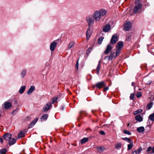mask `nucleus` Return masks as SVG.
I'll return each mask as SVG.
<instances>
[{"label":"nucleus","mask_w":154,"mask_h":154,"mask_svg":"<svg viewBox=\"0 0 154 154\" xmlns=\"http://www.w3.org/2000/svg\"><path fill=\"white\" fill-rule=\"evenodd\" d=\"M145 130L143 126L137 128V131L139 133H142Z\"/></svg>","instance_id":"nucleus-20"},{"label":"nucleus","mask_w":154,"mask_h":154,"mask_svg":"<svg viewBox=\"0 0 154 154\" xmlns=\"http://www.w3.org/2000/svg\"><path fill=\"white\" fill-rule=\"evenodd\" d=\"M100 133L101 135H104L105 134V132L103 131H101L100 132Z\"/></svg>","instance_id":"nucleus-45"},{"label":"nucleus","mask_w":154,"mask_h":154,"mask_svg":"<svg viewBox=\"0 0 154 154\" xmlns=\"http://www.w3.org/2000/svg\"><path fill=\"white\" fill-rule=\"evenodd\" d=\"M58 97H53L52 100V104H54L58 100Z\"/></svg>","instance_id":"nucleus-30"},{"label":"nucleus","mask_w":154,"mask_h":154,"mask_svg":"<svg viewBox=\"0 0 154 154\" xmlns=\"http://www.w3.org/2000/svg\"><path fill=\"white\" fill-rule=\"evenodd\" d=\"M106 13V10L100 9L99 10L95 11L92 15L95 19V21H100L102 17L105 16Z\"/></svg>","instance_id":"nucleus-1"},{"label":"nucleus","mask_w":154,"mask_h":154,"mask_svg":"<svg viewBox=\"0 0 154 154\" xmlns=\"http://www.w3.org/2000/svg\"><path fill=\"white\" fill-rule=\"evenodd\" d=\"M78 69V68H77L75 69L76 72Z\"/></svg>","instance_id":"nucleus-58"},{"label":"nucleus","mask_w":154,"mask_h":154,"mask_svg":"<svg viewBox=\"0 0 154 154\" xmlns=\"http://www.w3.org/2000/svg\"><path fill=\"white\" fill-rule=\"evenodd\" d=\"M142 112V110L141 109H139L134 112V114L135 115H137L139 113L141 112Z\"/></svg>","instance_id":"nucleus-37"},{"label":"nucleus","mask_w":154,"mask_h":154,"mask_svg":"<svg viewBox=\"0 0 154 154\" xmlns=\"http://www.w3.org/2000/svg\"><path fill=\"white\" fill-rule=\"evenodd\" d=\"M4 105V108L5 109H8L11 108L12 106L11 103L10 102H5L3 105Z\"/></svg>","instance_id":"nucleus-13"},{"label":"nucleus","mask_w":154,"mask_h":154,"mask_svg":"<svg viewBox=\"0 0 154 154\" xmlns=\"http://www.w3.org/2000/svg\"><path fill=\"white\" fill-rule=\"evenodd\" d=\"M17 111H18V110H17V109H16L12 111V114L13 115H15L17 114Z\"/></svg>","instance_id":"nucleus-40"},{"label":"nucleus","mask_w":154,"mask_h":154,"mask_svg":"<svg viewBox=\"0 0 154 154\" xmlns=\"http://www.w3.org/2000/svg\"><path fill=\"white\" fill-rule=\"evenodd\" d=\"M57 43L56 42H52L50 45V49L51 51H54L56 47Z\"/></svg>","instance_id":"nucleus-7"},{"label":"nucleus","mask_w":154,"mask_h":154,"mask_svg":"<svg viewBox=\"0 0 154 154\" xmlns=\"http://www.w3.org/2000/svg\"><path fill=\"white\" fill-rule=\"evenodd\" d=\"M86 20L88 24V26L90 28L94 23L95 19L92 14L87 16L86 18Z\"/></svg>","instance_id":"nucleus-2"},{"label":"nucleus","mask_w":154,"mask_h":154,"mask_svg":"<svg viewBox=\"0 0 154 154\" xmlns=\"http://www.w3.org/2000/svg\"><path fill=\"white\" fill-rule=\"evenodd\" d=\"M103 38H104L103 37H101L99 38L97 41L99 45H100L102 42L103 41Z\"/></svg>","instance_id":"nucleus-32"},{"label":"nucleus","mask_w":154,"mask_h":154,"mask_svg":"<svg viewBox=\"0 0 154 154\" xmlns=\"http://www.w3.org/2000/svg\"><path fill=\"white\" fill-rule=\"evenodd\" d=\"M72 53V50H71V53Z\"/></svg>","instance_id":"nucleus-60"},{"label":"nucleus","mask_w":154,"mask_h":154,"mask_svg":"<svg viewBox=\"0 0 154 154\" xmlns=\"http://www.w3.org/2000/svg\"><path fill=\"white\" fill-rule=\"evenodd\" d=\"M134 97V94H131L130 98L131 99L133 100Z\"/></svg>","instance_id":"nucleus-42"},{"label":"nucleus","mask_w":154,"mask_h":154,"mask_svg":"<svg viewBox=\"0 0 154 154\" xmlns=\"http://www.w3.org/2000/svg\"><path fill=\"white\" fill-rule=\"evenodd\" d=\"M151 83V82H148L146 83V84L147 85H149Z\"/></svg>","instance_id":"nucleus-57"},{"label":"nucleus","mask_w":154,"mask_h":154,"mask_svg":"<svg viewBox=\"0 0 154 154\" xmlns=\"http://www.w3.org/2000/svg\"><path fill=\"white\" fill-rule=\"evenodd\" d=\"M131 85L133 86H134L135 85V83L134 82H133L132 83Z\"/></svg>","instance_id":"nucleus-55"},{"label":"nucleus","mask_w":154,"mask_h":154,"mask_svg":"<svg viewBox=\"0 0 154 154\" xmlns=\"http://www.w3.org/2000/svg\"><path fill=\"white\" fill-rule=\"evenodd\" d=\"M9 141V144L10 145H11L15 144L16 142V140L14 138H11Z\"/></svg>","instance_id":"nucleus-17"},{"label":"nucleus","mask_w":154,"mask_h":154,"mask_svg":"<svg viewBox=\"0 0 154 154\" xmlns=\"http://www.w3.org/2000/svg\"><path fill=\"white\" fill-rule=\"evenodd\" d=\"M133 142H130V144H128V150H130L132 148L133 146Z\"/></svg>","instance_id":"nucleus-25"},{"label":"nucleus","mask_w":154,"mask_h":154,"mask_svg":"<svg viewBox=\"0 0 154 154\" xmlns=\"http://www.w3.org/2000/svg\"><path fill=\"white\" fill-rule=\"evenodd\" d=\"M152 103L151 102H150L148 104H147V107L148 108V109H150L152 107Z\"/></svg>","instance_id":"nucleus-35"},{"label":"nucleus","mask_w":154,"mask_h":154,"mask_svg":"<svg viewBox=\"0 0 154 154\" xmlns=\"http://www.w3.org/2000/svg\"><path fill=\"white\" fill-rule=\"evenodd\" d=\"M135 119L138 122H141L143 121L142 116L140 115H138L135 117Z\"/></svg>","instance_id":"nucleus-19"},{"label":"nucleus","mask_w":154,"mask_h":154,"mask_svg":"<svg viewBox=\"0 0 154 154\" xmlns=\"http://www.w3.org/2000/svg\"><path fill=\"white\" fill-rule=\"evenodd\" d=\"M51 106V103H47L43 108V111L44 112L48 110Z\"/></svg>","instance_id":"nucleus-8"},{"label":"nucleus","mask_w":154,"mask_h":154,"mask_svg":"<svg viewBox=\"0 0 154 154\" xmlns=\"http://www.w3.org/2000/svg\"><path fill=\"white\" fill-rule=\"evenodd\" d=\"M112 48L110 44L108 45L106 47V50L105 51L104 53L105 54H107L109 53Z\"/></svg>","instance_id":"nucleus-11"},{"label":"nucleus","mask_w":154,"mask_h":154,"mask_svg":"<svg viewBox=\"0 0 154 154\" xmlns=\"http://www.w3.org/2000/svg\"><path fill=\"white\" fill-rule=\"evenodd\" d=\"M64 106H61V107L60 109L62 110H63L64 109Z\"/></svg>","instance_id":"nucleus-54"},{"label":"nucleus","mask_w":154,"mask_h":154,"mask_svg":"<svg viewBox=\"0 0 154 154\" xmlns=\"http://www.w3.org/2000/svg\"><path fill=\"white\" fill-rule=\"evenodd\" d=\"M123 46V43L122 42H118L116 45L117 49H121Z\"/></svg>","instance_id":"nucleus-16"},{"label":"nucleus","mask_w":154,"mask_h":154,"mask_svg":"<svg viewBox=\"0 0 154 154\" xmlns=\"http://www.w3.org/2000/svg\"><path fill=\"white\" fill-rule=\"evenodd\" d=\"M88 138L84 137L81 140V142L82 144L88 141Z\"/></svg>","instance_id":"nucleus-23"},{"label":"nucleus","mask_w":154,"mask_h":154,"mask_svg":"<svg viewBox=\"0 0 154 154\" xmlns=\"http://www.w3.org/2000/svg\"><path fill=\"white\" fill-rule=\"evenodd\" d=\"M149 119L152 121H154V113L150 115L149 116Z\"/></svg>","instance_id":"nucleus-29"},{"label":"nucleus","mask_w":154,"mask_h":154,"mask_svg":"<svg viewBox=\"0 0 154 154\" xmlns=\"http://www.w3.org/2000/svg\"><path fill=\"white\" fill-rule=\"evenodd\" d=\"M142 5L140 3L135 4V5L134 8V11L135 13H138L141 11V9Z\"/></svg>","instance_id":"nucleus-3"},{"label":"nucleus","mask_w":154,"mask_h":154,"mask_svg":"<svg viewBox=\"0 0 154 154\" xmlns=\"http://www.w3.org/2000/svg\"><path fill=\"white\" fill-rule=\"evenodd\" d=\"M122 144L121 143H117L115 144V148L119 150L121 149L122 147Z\"/></svg>","instance_id":"nucleus-21"},{"label":"nucleus","mask_w":154,"mask_h":154,"mask_svg":"<svg viewBox=\"0 0 154 154\" xmlns=\"http://www.w3.org/2000/svg\"><path fill=\"white\" fill-rule=\"evenodd\" d=\"M74 45V42H71L68 45V48H70L72 47Z\"/></svg>","instance_id":"nucleus-34"},{"label":"nucleus","mask_w":154,"mask_h":154,"mask_svg":"<svg viewBox=\"0 0 154 154\" xmlns=\"http://www.w3.org/2000/svg\"><path fill=\"white\" fill-rule=\"evenodd\" d=\"M109 89L108 87H106L103 89V91H105L108 90Z\"/></svg>","instance_id":"nucleus-47"},{"label":"nucleus","mask_w":154,"mask_h":154,"mask_svg":"<svg viewBox=\"0 0 154 154\" xmlns=\"http://www.w3.org/2000/svg\"><path fill=\"white\" fill-rule=\"evenodd\" d=\"M96 148L99 153H102L105 149L104 147L103 146H97Z\"/></svg>","instance_id":"nucleus-15"},{"label":"nucleus","mask_w":154,"mask_h":154,"mask_svg":"<svg viewBox=\"0 0 154 154\" xmlns=\"http://www.w3.org/2000/svg\"><path fill=\"white\" fill-rule=\"evenodd\" d=\"M114 52H111L110 53L109 57V60H111L114 57Z\"/></svg>","instance_id":"nucleus-33"},{"label":"nucleus","mask_w":154,"mask_h":154,"mask_svg":"<svg viewBox=\"0 0 154 154\" xmlns=\"http://www.w3.org/2000/svg\"><path fill=\"white\" fill-rule=\"evenodd\" d=\"M123 132L124 134H128V135H130L131 134V133L128 131L126 130H124Z\"/></svg>","instance_id":"nucleus-39"},{"label":"nucleus","mask_w":154,"mask_h":154,"mask_svg":"<svg viewBox=\"0 0 154 154\" xmlns=\"http://www.w3.org/2000/svg\"><path fill=\"white\" fill-rule=\"evenodd\" d=\"M79 67V63H78V61L76 64H75V67Z\"/></svg>","instance_id":"nucleus-51"},{"label":"nucleus","mask_w":154,"mask_h":154,"mask_svg":"<svg viewBox=\"0 0 154 154\" xmlns=\"http://www.w3.org/2000/svg\"><path fill=\"white\" fill-rule=\"evenodd\" d=\"M7 152V150L5 149H3L0 150V154H5Z\"/></svg>","instance_id":"nucleus-31"},{"label":"nucleus","mask_w":154,"mask_h":154,"mask_svg":"<svg viewBox=\"0 0 154 154\" xmlns=\"http://www.w3.org/2000/svg\"><path fill=\"white\" fill-rule=\"evenodd\" d=\"M131 36H128L126 38V40L128 41H130L131 39Z\"/></svg>","instance_id":"nucleus-44"},{"label":"nucleus","mask_w":154,"mask_h":154,"mask_svg":"<svg viewBox=\"0 0 154 154\" xmlns=\"http://www.w3.org/2000/svg\"><path fill=\"white\" fill-rule=\"evenodd\" d=\"M140 0H136L135 4H138V3H139V2Z\"/></svg>","instance_id":"nucleus-53"},{"label":"nucleus","mask_w":154,"mask_h":154,"mask_svg":"<svg viewBox=\"0 0 154 154\" xmlns=\"http://www.w3.org/2000/svg\"><path fill=\"white\" fill-rule=\"evenodd\" d=\"M3 139L1 137H0V142H1L2 144L3 143Z\"/></svg>","instance_id":"nucleus-50"},{"label":"nucleus","mask_w":154,"mask_h":154,"mask_svg":"<svg viewBox=\"0 0 154 154\" xmlns=\"http://www.w3.org/2000/svg\"><path fill=\"white\" fill-rule=\"evenodd\" d=\"M131 27V23L129 21H127L125 23L124 25V29L125 31L129 30Z\"/></svg>","instance_id":"nucleus-5"},{"label":"nucleus","mask_w":154,"mask_h":154,"mask_svg":"<svg viewBox=\"0 0 154 154\" xmlns=\"http://www.w3.org/2000/svg\"><path fill=\"white\" fill-rule=\"evenodd\" d=\"M129 125H130L129 124H128L127 125V126H129Z\"/></svg>","instance_id":"nucleus-59"},{"label":"nucleus","mask_w":154,"mask_h":154,"mask_svg":"<svg viewBox=\"0 0 154 154\" xmlns=\"http://www.w3.org/2000/svg\"><path fill=\"white\" fill-rule=\"evenodd\" d=\"M25 89V86H22L19 91V93L22 94L23 93Z\"/></svg>","instance_id":"nucleus-24"},{"label":"nucleus","mask_w":154,"mask_h":154,"mask_svg":"<svg viewBox=\"0 0 154 154\" xmlns=\"http://www.w3.org/2000/svg\"><path fill=\"white\" fill-rule=\"evenodd\" d=\"M100 68H97V69H96L97 73V74H99V71H100Z\"/></svg>","instance_id":"nucleus-48"},{"label":"nucleus","mask_w":154,"mask_h":154,"mask_svg":"<svg viewBox=\"0 0 154 154\" xmlns=\"http://www.w3.org/2000/svg\"><path fill=\"white\" fill-rule=\"evenodd\" d=\"M35 90V87L34 86H31L30 88L29 89V90L27 92V94H29L32 93L33 91H34Z\"/></svg>","instance_id":"nucleus-14"},{"label":"nucleus","mask_w":154,"mask_h":154,"mask_svg":"<svg viewBox=\"0 0 154 154\" xmlns=\"http://www.w3.org/2000/svg\"><path fill=\"white\" fill-rule=\"evenodd\" d=\"M152 152L154 153V146L153 147L152 149Z\"/></svg>","instance_id":"nucleus-56"},{"label":"nucleus","mask_w":154,"mask_h":154,"mask_svg":"<svg viewBox=\"0 0 154 154\" xmlns=\"http://www.w3.org/2000/svg\"><path fill=\"white\" fill-rule=\"evenodd\" d=\"M92 49V48L91 47H89L88 50L87 51L86 54L87 55H88L90 53Z\"/></svg>","instance_id":"nucleus-38"},{"label":"nucleus","mask_w":154,"mask_h":154,"mask_svg":"<svg viewBox=\"0 0 154 154\" xmlns=\"http://www.w3.org/2000/svg\"><path fill=\"white\" fill-rule=\"evenodd\" d=\"M38 118H35V119L32 121L29 126V128H31L36 123L38 120Z\"/></svg>","instance_id":"nucleus-18"},{"label":"nucleus","mask_w":154,"mask_h":154,"mask_svg":"<svg viewBox=\"0 0 154 154\" xmlns=\"http://www.w3.org/2000/svg\"><path fill=\"white\" fill-rule=\"evenodd\" d=\"M81 112H80V114H81Z\"/></svg>","instance_id":"nucleus-61"},{"label":"nucleus","mask_w":154,"mask_h":154,"mask_svg":"<svg viewBox=\"0 0 154 154\" xmlns=\"http://www.w3.org/2000/svg\"><path fill=\"white\" fill-rule=\"evenodd\" d=\"M139 153L138 152L137 150H135L134 151H132V154H139Z\"/></svg>","instance_id":"nucleus-43"},{"label":"nucleus","mask_w":154,"mask_h":154,"mask_svg":"<svg viewBox=\"0 0 154 154\" xmlns=\"http://www.w3.org/2000/svg\"><path fill=\"white\" fill-rule=\"evenodd\" d=\"M111 28V26L109 24H106L103 26L102 29L103 31L105 32H108L110 30Z\"/></svg>","instance_id":"nucleus-6"},{"label":"nucleus","mask_w":154,"mask_h":154,"mask_svg":"<svg viewBox=\"0 0 154 154\" xmlns=\"http://www.w3.org/2000/svg\"><path fill=\"white\" fill-rule=\"evenodd\" d=\"M118 41L117 36L116 35H113L111 39L110 43L112 44H115Z\"/></svg>","instance_id":"nucleus-12"},{"label":"nucleus","mask_w":154,"mask_h":154,"mask_svg":"<svg viewBox=\"0 0 154 154\" xmlns=\"http://www.w3.org/2000/svg\"><path fill=\"white\" fill-rule=\"evenodd\" d=\"M142 149L141 147H140V148H139L137 150V151L139 153H140V152L142 150Z\"/></svg>","instance_id":"nucleus-49"},{"label":"nucleus","mask_w":154,"mask_h":154,"mask_svg":"<svg viewBox=\"0 0 154 154\" xmlns=\"http://www.w3.org/2000/svg\"><path fill=\"white\" fill-rule=\"evenodd\" d=\"M137 97H139L141 96V93L140 92H138L136 95Z\"/></svg>","instance_id":"nucleus-41"},{"label":"nucleus","mask_w":154,"mask_h":154,"mask_svg":"<svg viewBox=\"0 0 154 154\" xmlns=\"http://www.w3.org/2000/svg\"><path fill=\"white\" fill-rule=\"evenodd\" d=\"M106 85L105 82L103 81H102L96 83L95 85L94 86V88L96 87L97 88L100 89L103 88Z\"/></svg>","instance_id":"nucleus-4"},{"label":"nucleus","mask_w":154,"mask_h":154,"mask_svg":"<svg viewBox=\"0 0 154 154\" xmlns=\"http://www.w3.org/2000/svg\"><path fill=\"white\" fill-rule=\"evenodd\" d=\"M12 135L10 133H7L3 135V137L6 141H9Z\"/></svg>","instance_id":"nucleus-10"},{"label":"nucleus","mask_w":154,"mask_h":154,"mask_svg":"<svg viewBox=\"0 0 154 154\" xmlns=\"http://www.w3.org/2000/svg\"><path fill=\"white\" fill-rule=\"evenodd\" d=\"M123 139L126 141L128 142L129 143H130V142H133V141L131 139H129L127 137H125L123 138Z\"/></svg>","instance_id":"nucleus-36"},{"label":"nucleus","mask_w":154,"mask_h":154,"mask_svg":"<svg viewBox=\"0 0 154 154\" xmlns=\"http://www.w3.org/2000/svg\"><path fill=\"white\" fill-rule=\"evenodd\" d=\"M25 136V134L23 132L21 131L18 134V138H21L24 137Z\"/></svg>","instance_id":"nucleus-27"},{"label":"nucleus","mask_w":154,"mask_h":154,"mask_svg":"<svg viewBox=\"0 0 154 154\" xmlns=\"http://www.w3.org/2000/svg\"><path fill=\"white\" fill-rule=\"evenodd\" d=\"M26 69H24L22 71L21 73V76L22 78H23L24 76L25 75L26 73Z\"/></svg>","instance_id":"nucleus-28"},{"label":"nucleus","mask_w":154,"mask_h":154,"mask_svg":"<svg viewBox=\"0 0 154 154\" xmlns=\"http://www.w3.org/2000/svg\"><path fill=\"white\" fill-rule=\"evenodd\" d=\"M116 54L115 56H114V58H116L121 53V49H116Z\"/></svg>","instance_id":"nucleus-22"},{"label":"nucleus","mask_w":154,"mask_h":154,"mask_svg":"<svg viewBox=\"0 0 154 154\" xmlns=\"http://www.w3.org/2000/svg\"><path fill=\"white\" fill-rule=\"evenodd\" d=\"M90 28L89 27V28L88 29L86 32V39L87 41H88L89 40L90 36L92 32V31L90 29Z\"/></svg>","instance_id":"nucleus-9"},{"label":"nucleus","mask_w":154,"mask_h":154,"mask_svg":"<svg viewBox=\"0 0 154 154\" xmlns=\"http://www.w3.org/2000/svg\"><path fill=\"white\" fill-rule=\"evenodd\" d=\"M48 117V115L46 114H44L43 115L41 118L42 120H46Z\"/></svg>","instance_id":"nucleus-26"},{"label":"nucleus","mask_w":154,"mask_h":154,"mask_svg":"<svg viewBox=\"0 0 154 154\" xmlns=\"http://www.w3.org/2000/svg\"><path fill=\"white\" fill-rule=\"evenodd\" d=\"M100 60L99 62V63H98V64L97 66V67H100Z\"/></svg>","instance_id":"nucleus-52"},{"label":"nucleus","mask_w":154,"mask_h":154,"mask_svg":"<svg viewBox=\"0 0 154 154\" xmlns=\"http://www.w3.org/2000/svg\"><path fill=\"white\" fill-rule=\"evenodd\" d=\"M152 149V148L151 147H148V148H147V150H146V151L147 152H149Z\"/></svg>","instance_id":"nucleus-46"}]
</instances>
